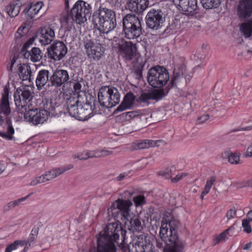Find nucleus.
<instances>
[{
	"instance_id": "f257e3e1",
	"label": "nucleus",
	"mask_w": 252,
	"mask_h": 252,
	"mask_svg": "<svg viewBox=\"0 0 252 252\" xmlns=\"http://www.w3.org/2000/svg\"><path fill=\"white\" fill-rule=\"evenodd\" d=\"M92 23L94 32L105 35L114 30L117 26L115 12L103 5L95 10L92 16Z\"/></svg>"
},
{
	"instance_id": "f03ea898",
	"label": "nucleus",
	"mask_w": 252,
	"mask_h": 252,
	"mask_svg": "<svg viewBox=\"0 0 252 252\" xmlns=\"http://www.w3.org/2000/svg\"><path fill=\"white\" fill-rule=\"evenodd\" d=\"M132 205V203L129 200H117L114 203L111 207L108 209L109 213H111L113 216L118 214L120 217L126 224L129 221L130 226L128 229L132 231L140 232L143 229V226L137 217L133 216L130 218L129 208Z\"/></svg>"
},
{
	"instance_id": "7ed1b4c3",
	"label": "nucleus",
	"mask_w": 252,
	"mask_h": 252,
	"mask_svg": "<svg viewBox=\"0 0 252 252\" xmlns=\"http://www.w3.org/2000/svg\"><path fill=\"white\" fill-rule=\"evenodd\" d=\"M9 90L4 88L2 97L0 100V126L4 128L6 126V131L0 130V136L7 140H12L14 129L11 122V110L8 100Z\"/></svg>"
},
{
	"instance_id": "20e7f679",
	"label": "nucleus",
	"mask_w": 252,
	"mask_h": 252,
	"mask_svg": "<svg viewBox=\"0 0 252 252\" xmlns=\"http://www.w3.org/2000/svg\"><path fill=\"white\" fill-rule=\"evenodd\" d=\"M123 32L129 39H136L142 33L141 20L135 14H127L122 20Z\"/></svg>"
},
{
	"instance_id": "39448f33",
	"label": "nucleus",
	"mask_w": 252,
	"mask_h": 252,
	"mask_svg": "<svg viewBox=\"0 0 252 252\" xmlns=\"http://www.w3.org/2000/svg\"><path fill=\"white\" fill-rule=\"evenodd\" d=\"M33 94V89L29 86H22L17 89L14 96L19 113L22 115L24 110H28L32 106Z\"/></svg>"
},
{
	"instance_id": "423d86ee",
	"label": "nucleus",
	"mask_w": 252,
	"mask_h": 252,
	"mask_svg": "<svg viewBox=\"0 0 252 252\" xmlns=\"http://www.w3.org/2000/svg\"><path fill=\"white\" fill-rule=\"evenodd\" d=\"M106 39L105 35L99 34L95 38L96 42H94L92 39L86 36L84 40V46L89 58L95 61L100 59L105 51L103 43Z\"/></svg>"
},
{
	"instance_id": "0eeeda50",
	"label": "nucleus",
	"mask_w": 252,
	"mask_h": 252,
	"mask_svg": "<svg viewBox=\"0 0 252 252\" xmlns=\"http://www.w3.org/2000/svg\"><path fill=\"white\" fill-rule=\"evenodd\" d=\"M169 79L168 72L163 66L156 65L148 71L147 81L154 88H161L167 83Z\"/></svg>"
},
{
	"instance_id": "6e6552de",
	"label": "nucleus",
	"mask_w": 252,
	"mask_h": 252,
	"mask_svg": "<svg viewBox=\"0 0 252 252\" xmlns=\"http://www.w3.org/2000/svg\"><path fill=\"white\" fill-rule=\"evenodd\" d=\"M92 11L91 5L83 0H78L71 8L70 13L74 22L77 24L84 23L90 17Z\"/></svg>"
},
{
	"instance_id": "1a4fd4ad",
	"label": "nucleus",
	"mask_w": 252,
	"mask_h": 252,
	"mask_svg": "<svg viewBox=\"0 0 252 252\" xmlns=\"http://www.w3.org/2000/svg\"><path fill=\"white\" fill-rule=\"evenodd\" d=\"M145 19L147 27L156 31L161 30L163 27L165 16L160 9L152 8L147 14Z\"/></svg>"
},
{
	"instance_id": "9d476101",
	"label": "nucleus",
	"mask_w": 252,
	"mask_h": 252,
	"mask_svg": "<svg viewBox=\"0 0 252 252\" xmlns=\"http://www.w3.org/2000/svg\"><path fill=\"white\" fill-rule=\"evenodd\" d=\"M167 223L161 224L160 229L159 235L162 241L167 243L168 241L169 245H172V247L166 250V252H184V249L186 246V243L178 238L175 241H170V233Z\"/></svg>"
},
{
	"instance_id": "9b49d317",
	"label": "nucleus",
	"mask_w": 252,
	"mask_h": 252,
	"mask_svg": "<svg viewBox=\"0 0 252 252\" xmlns=\"http://www.w3.org/2000/svg\"><path fill=\"white\" fill-rule=\"evenodd\" d=\"M70 79L68 72L66 70L57 68L53 70L50 84H48V86L58 89L69 83L70 82Z\"/></svg>"
},
{
	"instance_id": "f8f14e48",
	"label": "nucleus",
	"mask_w": 252,
	"mask_h": 252,
	"mask_svg": "<svg viewBox=\"0 0 252 252\" xmlns=\"http://www.w3.org/2000/svg\"><path fill=\"white\" fill-rule=\"evenodd\" d=\"M24 119L34 125L43 124L48 117L49 112L45 109H29L24 110Z\"/></svg>"
},
{
	"instance_id": "ddd939ff",
	"label": "nucleus",
	"mask_w": 252,
	"mask_h": 252,
	"mask_svg": "<svg viewBox=\"0 0 252 252\" xmlns=\"http://www.w3.org/2000/svg\"><path fill=\"white\" fill-rule=\"evenodd\" d=\"M82 93L83 95L78 94L77 97L70 96L64 105L65 109L68 114L76 119H78L80 103H84V98H86V95L83 92Z\"/></svg>"
},
{
	"instance_id": "4468645a",
	"label": "nucleus",
	"mask_w": 252,
	"mask_h": 252,
	"mask_svg": "<svg viewBox=\"0 0 252 252\" xmlns=\"http://www.w3.org/2000/svg\"><path fill=\"white\" fill-rule=\"evenodd\" d=\"M67 48L61 41H56L47 49L48 57L56 61L61 60L66 54Z\"/></svg>"
},
{
	"instance_id": "2eb2a0df",
	"label": "nucleus",
	"mask_w": 252,
	"mask_h": 252,
	"mask_svg": "<svg viewBox=\"0 0 252 252\" xmlns=\"http://www.w3.org/2000/svg\"><path fill=\"white\" fill-rule=\"evenodd\" d=\"M55 36L54 27L52 25H49L40 28L39 33L35 37L42 45L45 46L50 44Z\"/></svg>"
},
{
	"instance_id": "dca6fc26",
	"label": "nucleus",
	"mask_w": 252,
	"mask_h": 252,
	"mask_svg": "<svg viewBox=\"0 0 252 252\" xmlns=\"http://www.w3.org/2000/svg\"><path fill=\"white\" fill-rule=\"evenodd\" d=\"M84 103H80L79 105V113L78 116L79 120L84 121L91 118L96 113V107L94 103L95 100L93 99L94 106H93L91 102L87 99V97L84 98Z\"/></svg>"
},
{
	"instance_id": "f3484780",
	"label": "nucleus",
	"mask_w": 252,
	"mask_h": 252,
	"mask_svg": "<svg viewBox=\"0 0 252 252\" xmlns=\"http://www.w3.org/2000/svg\"><path fill=\"white\" fill-rule=\"evenodd\" d=\"M168 92L165 93L163 89H155L148 93H142L138 97L137 101L148 105L149 100H159L164 97Z\"/></svg>"
},
{
	"instance_id": "a211bd4d",
	"label": "nucleus",
	"mask_w": 252,
	"mask_h": 252,
	"mask_svg": "<svg viewBox=\"0 0 252 252\" xmlns=\"http://www.w3.org/2000/svg\"><path fill=\"white\" fill-rule=\"evenodd\" d=\"M172 2L179 10L188 12L191 16L197 7V0H172Z\"/></svg>"
},
{
	"instance_id": "6ab92c4d",
	"label": "nucleus",
	"mask_w": 252,
	"mask_h": 252,
	"mask_svg": "<svg viewBox=\"0 0 252 252\" xmlns=\"http://www.w3.org/2000/svg\"><path fill=\"white\" fill-rule=\"evenodd\" d=\"M118 48L120 53L128 61L133 59L137 50L136 44L131 41H122L121 44H119Z\"/></svg>"
},
{
	"instance_id": "aec40b11",
	"label": "nucleus",
	"mask_w": 252,
	"mask_h": 252,
	"mask_svg": "<svg viewBox=\"0 0 252 252\" xmlns=\"http://www.w3.org/2000/svg\"><path fill=\"white\" fill-rule=\"evenodd\" d=\"M164 142L161 140H138L131 143L127 149L131 151L139 150L144 149H147L149 147H155L160 146V143Z\"/></svg>"
},
{
	"instance_id": "412c9836",
	"label": "nucleus",
	"mask_w": 252,
	"mask_h": 252,
	"mask_svg": "<svg viewBox=\"0 0 252 252\" xmlns=\"http://www.w3.org/2000/svg\"><path fill=\"white\" fill-rule=\"evenodd\" d=\"M148 0H126L125 8L138 14L142 13L148 7Z\"/></svg>"
},
{
	"instance_id": "4be33fe9",
	"label": "nucleus",
	"mask_w": 252,
	"mask_h": 252,
	"mask_svg": "<svg viewBox=\"0 0 252 252\" xmlns=\"http://www.w3.org/2000/svg\"><path fill=\"white\" fill-rule=\"evenodd\" d=\"M52 73L49 70L42 69L38 71L35 79V84L38 90H41L48 83L50 84Z\"/></svg>"
},
{
	"instance_id": "5701e85b",
	"label": "nucleus",
	"mask_w": 252,
	"mask_h": 252,
	"mask_svg": "<svg viewBox=\"0 0 252 252\" xmlns=\"http://www.w3.org/2000/svg\"><path fill=\"white\" fill-rule=\"evenodd\" d=\"M237 9L240 18L250 17L252 12V0H239Z\"/></svg>"
},
{
	"instance_id": "b1692460",
	"label": "nucleus",
	"mask_w": 252,
	"mask_h": 252,
	"mask_svg": "<svg viewBox=\"0 0 252 252\" xmlns=\"http://www.w3.org/2000/svg\"><path fill=\"white\" fill-rule=\"evenodd\" d=\"M110 92L108 90V86H102L98 93V101L100 105L104 108H111V103L110 100Z\"/></svg>"
},
{
	"instance_id": "393cba45",
	"label": "nucleus",
	"mask_w": 252,
	"mask_h": 252,
	"mask_svg": "<svg viewBox=\"0 0 252 252\" xmlns=\"http://www.w3.org/2000/svg\"><path fill=\"white\" fill-rule=\"evenodd\" d=\"M26 0H16L8 4L5 7V11L11 17H15L19 13L20 9L23 6Z\"/></svg>"
},
{
	"instance_id": "a878e982",
	"label": "nucleus",
	"mask_w": 252,
	"mask_h": 252,
	"mask_svg": "<svg viewBox=\"0 0 252 252\" xmlns=\"http://www.w3.org/2000/svg\"><path fill=\"white\" fill-rule=\"evenodd\" d=\"M135 96L131 92L127 93L120 105L115 109L114 114H116L130 108L134 103Z\"/></svg>"
},
{
	"instance_id": "bb28decb",
	"label": "nucleus",
	"mask_w": 252,
	"mask_h": 252,
	"mask_svg": "<svg viewBox=\"0 0 252 252\" xmlns=\"http://www.w3.org/2000/svg\"><path fill=\"white\" fill-rule=\"evenodd\" d=\"M17 73L23 80H29L32 82L34 79L32 75L31 67L25 63H20L17 65Z\"/></svg>"
},
{
	"instance_id": "cd10ccee",
	"label": "nucleus",
	"mask_w": 252,
	"mask_h": 252,
	"mask_svg": "<svg viewBox=\"0 0 252 252\" xmlns=\"http://www.w3.org/2000/svg\"><path fill=\"white\" fill-rule=\"evenodd\" d=\"M43 6V3L42 1L32 3L28 7H25L23 12L28 19H32L38 13Z\"/></svg>"
},
{
	"instance_id": "c85d7f7f",
	"label": "nucleus",
	"mask_w": 252,
	"mask_h": 252,
	"mask_svg": "<svg viewBox=\"0 0 252 252\" xmlns=\"http://www.w3.org/2000/svg\"><path fill=\"white\" fill-rule=\"evenodd\" d=\"M72 164L51 170L44 174L47 181H50L73 168Z\"/></svg>"
},
{
	"instance_id": "c756f323",
	"label": "nucleus",
	"mask_w": 252,
	"mask_h": 252,
	"mask_svg": "<svg viewBox=\"0 0 252 252\" xmlns=\"http://www.w3.org/2000/svg\"><path fill=\"white\" fill-rule=\"evenodd\" d=\"M23 56L24 58L32 62H37L41 59L42 53L39 48L32 47L30 51H26Z\"/></svg>"
},
{
	"instance_id": "7c9ffc66",
	"label": "nucleus",
	"mask_w": 252,
	"mask_h": 252,
	"mask_svg": "<svg viewBox=\"0 0 252 252\" xmlns=\"http://www.w3.org/2000/svg\"><path fill=\"white\" fill-rule=\"evenodd\" d=\"M167 223L170 233V241H175L178 238L177 234V229L180 223L179 221L174 218H172L171 220Z\"/></svg>"
},
{
	"instance_id": "2f4dec72",
	"label": "nucleus",
	"mask_w": 252,
	"mask_h": 252,
	"mask_svg": "<svg viewBox=\"0 0 252 252\" xmlns=\"http://www.w3.org/2000/svg\"><path fill=\"white\" fill-rule=\"evenodd\" d=\"M109 92H110V100L111 103V108L118 104L120 101V94L118 90L114 87L108 86Z\"/></svg>"
},
{
	"instance_id": "473e14b6",
	"label": "nucleus",
	"mask_w": 252,
	"mask_h": 252,
	"mask_svg": "<svg viewBox=\"0 0 252 252\" xmlns=\"http://www.w3.org/2000/svg\"><path fill=\"white\" fill-rule=\"evenodd\" d=\"M183 67L175 68L173 72V76L170 81L172 87H176L178 83L183 79Z\"/></svg>"
},
{
	"instance_id": "72a5a7b5",
	"label": "nucleus",
	"mask_w": 252,
	"mask_h": 252,
	"mask_svg": "<svg viewBox=\"0 0 252 252\" xmlns=\"http://www.w3.org/2000/svg\"><path fill=\"white\" fill-rule=\"evenodd\" d=\"M240 31L245 38L251 37L252 35V19L242 23L240 26Z\"/></svg>"
},
{
	"instance_id": "f704fd0d",
	"label": "nucleus",
	"mask_w": 252,
	"mask_h": 252,
	"mask_svg": "<svg viewBox=\"0 0 252 252\" xmlns=\"http://www.w3.org/2000/svg\"><path fill=\"white\" fill-rule=\"evenodd\" d=\"M74 20L70 13L67 14L62 17L61 20L62 26L65 29V31H70L73 25Z\"/></svg>"
},
{
	"instance_id": "c9c22d12",
	"label": "nucleus",
	"mask_w": 252,
	"mask_h": 252,
	"mask_svg": "<svg viewBox=\"0 0 252 252\" xmlns=\"http://www.w3.org/2000/svg\"><path fill=\"white\" fill-rule=\"evenodd\" d=\"M99 156H97L94 151H87L82 153H78L77 155H73L74 158H77L80 160H86L89 158H98Z\"/></svg>"
},
{
	"instance_id": "e433bc0d",
	"label": "nucleus",
	"mask_w": 252,
	"mask_h": 252,
	"mask_svg": "<svg viewBox=\"0 0 252 252\" xmlns=\"http://www.w3.org/2000/svg\"><path fill=\"white\" fill-rule=\"evenodd\" d=\"M203 7L207 9L218 7L221 3V0H200Z\"/></svg>"
},
{
	"instance_id": "4c0bfd02",
	"label": "nucleus",
	"mask_w": 252,
	"mask_h": 252,
	"mask_svg": "<svg viewBox=\"0 0 252 252\" xmlns=\"http://www.w3.org/2000/svg\"><path fill=\"white\" fill-rule=\"evenodd\" d=\"M216 181V178L215 176L211 177L206 182V184L202 191L201 195V199H203L204 195L209 193L212 186L214 184Z\"/></svg>"
},
{
	"instance_id": "58836bf2",
	"label": "nucleus",
	"mask_w": 252,
	"mask_h": 252,
	"mask_svg": "<svg viewBox=\"0 0 252 252\" xmlns=\"http://www.w3.org/2000/svg\"><path fill=\"white\" fill-rule=\"evenodd\" d=\"M144 66V63H140L134 68V74L136 79L140 80L142 78V71Z\"/></svg>"
},
{
	"instance_id": "ea45409f",
	"label": "nucleus",
	"mask_w": 252,
	"mask_h": 252,
	"mask_svg": "<svg viewBox=\"0 0 252 252\" xmlns=\"http://www.w3.org/2000/svg\"><path fill=\"white\" fill-rule=\"evenodd\" d=\"M230 229H227L225 230L224 232L221 233L219 235L217 236L214 239L213 241L214 245H216L217 243L222 242L224 241L225 239H227V235L228 234V232Z\"/></svg>"
},
{
	"instance_id": "a19ab883",
	"label": "nucleus",
	"mask_w": 252,
	"mask_h": 252,
	"mask_svg": "<svg viewBox=\"0 0 252 252\" xmlns=\"http://www.w3.org/2000/svg\"><path fill=\"white\" fill-rule=\"evenodd\" d=\"M35 40H37L35 36L32 37L30 38L28 41L24 44L22 49L21 50V53L22 55L26 52V51H29V48L32 45L33 41Z\"/></svg>"
},
{
	"instance_id": "79ce46f5",
	"label": "nucleus",
	"mask_w": 252,
	"mask_h": 252,
	"mask_svg": "<svg viewBox=\"0 0 252 252\" xmlns=\"http://www.w3.org/2000/svg\"><path fill=\"white\" fill-rule=\"evenodd\" d=\"M45 182H47L45 176L44 174L40 176H39L34 179L32 180L30 183V185L32 186H36L39 184L43 183Z\"/></svg>"
},
{
	"instance_id": "37998d69",
	"label": "nucleus",
	"mask_w": 252,
	"mask_h": 252,
	"mask_svg": "<svg viewBox=\"0 0 252 252\" xmlns=\"http://www.w3.org/2000/svg\"><path fill=\"white\" fill-rule=\"evenodd\" d=\"M161 242L160 241H157V247L159 249H161L163 252H166V250L171 248L172 245H169L168 241H167V243H165V241Z\"/></svg>"
},
{
	"instance_id": "c03bdc74",
	"label": "nucleus",
	"mask_w": 252,
	"mask_h": 252,
	"mask_svg": "<svg viewBox=\"0 0 252 252\" xmlns=\"http://www.w3.org/2000/svg\"><path fill=\"white\" fill-rule=\"evenodd\" d=\"M28 29L25 26H21L19 28L18 31L15 34V38H20L23 36H25L26 35Z\"/></svg>"
},
{
	"instance_id": "a18cd8bd",
	"label": "nucleus",
	"mask_w": 252,
	"mask_h": 252,
	"mask_svg": "<svg viewBox=\"0 0 252 252\" xmlns=\"http://www.w3.org/2000/svg\"><path fill=\"white\" fill-rule=\"evenodd\" d=\"M37 231L36 229L33 228L32 229L31 231V233L30 234L29 238L27 241L28 242V244H30V247L33 243L34 240L36 239L37 237Z\"/></svg>"
},
{
	"instance_id": "49530a36",
	"label": "nucleus",
	"mask_w": 252,
	"mask_h": 252,
	"mask_svg": "<svg viewBox=\"0 0 252 252\" xmlns=\"http://www.w3.org/2000/svg\"><path fill=\"white\" fill-rule=\"evenodd\" d=\"M239 155L236 153H232L228 156V161L231 164H237L239 161Z\"/></svg>"
},
{
	"instance_id": "de8ad7c7",
	"label": "nucleus",
	"mask_w": 252,
	"mask_h": 252,
	"mask_svg": "<svg viewBox=\"0 0 252 252\" xmlns=\"http://www.w3.org/2000/svg\"><path fill=\"white\" fill-rule=\"evenodd\" d=\"M250 220L247 219L244 220L242 221V226L244 228V231L248 233H249L252 231L251 226L250 224Z\"/></svg>"
},
{
	"instance_id": "09e8293b",
	"label": "nucleus",
	"mask_w": 252,
	"mask_h": 252,
	"mask_svg": "<svg viewBox=\"0 0 252 252\" xmlns=\"http://www.w3.org/2000/svg\"><path fill=\"white\" fill-rule=\"evenodd\" d=\"M133 201L136 206L145 203V197L144 195H139L133 198Z\"/></svg>"
},
{
	"instance_id": "8fccbe9b",
	"label": "nucleus",
	"mask_w": 252,
	"mask_h": 252,
	"mask_svg": "<svg viewBox=\"0 0 252 252\" xmlns=\"http://www.w3.org/2000/svg\"><path fill=\"white\" fill-rule=\"evenodd\" d=\"M17 247L25 246L24 251H27V250L30 247V244H28V242H27L26 240H16L14 241Z\"/></svg>"
},
{
	"instance_id": "3c124183",
	"label": "nucleus",
	"mask_w": 252,
	"mask_h": 252,
	"mask_svg": "<svg viewBox=\"0 0 252 252\" xmlns=\"http://www.w3.org/2000/svg\"><path fill=\"white\" fill-rule=\"evenodd\" d=\"M94 153L96 154L97 156H99L98 158L101 157H105L108 155H111L113 153L112 151L107 150H102L100 151V154L96 151H94Z\"/></svg>"
},
{
	"instance_id": "603ef678",
	"label": "nucleus",
	"mask_w": 252,
	"mask_h": 252,
	"mask_svg": "<svg viewBox=\"0 0 252 252\" xmlns=\"http://www.w3.org/2000/svg\"><path fill=\"white\" fill-rule=\"evenodd\" d=\"M159 174L161 176L164 177L165 179H169L172 177L171 170L169 168L166 169L165 170L160 171Z\"/></svg>"
},
{
	"instance_id": "864d4df0",
	"label": "nucleus",
	"mask_w": 252,
	"mask_h": 252,
	"mask_svg": "<svg viewBox=\"0 0 252 252\" xmlns=\"http://www.w3.org/2000/svg\"><path fill=\"white\" fill-rule=\"evenodd\" d=\"M14 208L15 207L12 202L10 201L3 206L2 208V212L3 213H6Z\"/></svg>"
},
{
	"instance_id": "5fc2aeb1",
	"label": "nucleus",
	"mask_w": 252,
	"mask_h": 252,
	"mask_svg": "<svg viewBox=\"0 0 252 252\" xmlns=\"http://www.w3.org/2000/svg\"><path fill=\"white\" fill-rule=\"evenodd\" d=\"M171 29L172 30H175L176 29L179 28L180 27V19L176 18H175L172 22V23L170 25Z\"/></svg>"
},
{
	"instance_id": "6e6d98bb",
	"label": "nucleus",
	"mask_w": 252,
	"mask_h": 252,
	"mask_svg": "<svg viewBox=\"0 0 252 252\" xmlns=\"http://www.w3.org/2000/svg\"><path fill=\"white\" fill-rule=\"evenodd\" d=\"M18 248L17 246L14 242L13 243L8 245L5 249V252H11Z\"/></svg>"
},
{
	"instance_id": "4d7b16f0",
	"label": "nucleus",
	"mask_w": 252,
	"mask_h": 252,
	"mask_svg": "<svg viewBox=\"0 0 252 252\" xmlns=\"http://www.w3.org/2000/svg\"><path fill=\"white\" fill-rule=\"evenodd\" d=\"M26 201V198H20L16 200L12 201V203L14 205V207L19 206L20 204L22 203L23 202Z\"/></svg>"
},
{
	"instance_id": "13d9d810",
	"label": "nucleus",
	"mask_w": 252,
	"mask_h": 252,
	"mask_svg": "<svg viewBox=\"0 0 252 252\" xmlns=\"http://www.w3.org/2000/svg\"><path fill=\"white\" fill-rule=\"evenodd\" d=\"M209 118V116L208 114H205L200 117L197 120L198 124H202L208 120Z\"/></svg>"
},
{
	"instance_id": "bf43d9fd",
	"label": "nucleus",
	"mask_w": 252,
	"mask_h": 252,
	"mask_svg": "<svg viewBox=\"0 0 252 252\" xmlns=\"http://www.w3.org/2000/svg\"><path fill=\"white\" fill-rule=\"evenodd\" d=\"M236 215V211L233 209H230L227 211L226 216L228 220L232 219Z\"/></svg>"
},
{
	"instance_id": "052dcab7",
	"label": "nucleus",
	"mask_w": 252,
	"mask_h": 252,
	"mask_svg": "<svg viewBox=\"0 0 252 252\" xmlns=\"http://www.w3.org/2000/svg\"><path fill=\"white\" fill-rule=\"evenodd\" d=\"M182 196H181L180 195H178L177 196L175 197V202H173V204L176 207H180L182 205V203L180 202V201L182 199Z\"/></svg>"
},
{
	"instance_id": "680f3d73",
	"label": "nucleus",
	"mask_w": 252,
	"mask_h": 252,
	"mask_svg": "<svg viewBox=\"0 0 252 252\" xmlns=\"http://www.w3.org/2000/svg\"><path fill=\"white\" fill-rule=\"evenodd\" d=\"M120 118L122 120L124 121H130V117L129 115V112L123 113L120 115Z\"/></svg>"
},
{
	"instance_id": "e2e57ef3",
	"label": "nucleus",
	"mask_w": 252,
	"mask_h": 252,
	"mask_svg": "<svg viewBox=\"0 0 252 252\" xmlns=\"http://www.w3.org/2000/svg\"><path fill=\"white\" fill-rule=\"evenodd\" d=\"M245 187H252V179L247 182H243L242 183V185L238 187L242 188Z\"/></svg>"
},
{
	"instance_id": "0e129e2a",
	"label": "nucleus",
	"mask_w": 252,
	"mask_h": 252,
	"mask_svg": "<svg viewBox=\"0 0 252 252\" xmlns=\"http://www.w3.org/2000/svg\"><path fill=\"white\" fill-rule=\"evenodd\" d=\"M148 158H144L139 161L138 163L140 165L141 167H144L148 163Z\"/></svg>"
},
{
	"instance_id": "69168bd1",
	"label": "nucleus",
	"mask_w": 252,
	"mask_h": 252,
	"mask_svg": "<svg viewBox=\"0 0 252 252\" xmlns=\"http://www.w3.org/2000/svg\"><path fill=\"white\" fill-rule=\"evenodd\" d=\"M183 177V174L181 173L177 175L175 177L172 179V182L173 183H176L182 179Z\"/></svg>"
},
{
	"instance_id": "338daca9",
	"label": "nucleus",
	"mask_w": 252,
	"mask_h": 252,
	"mask_svg": "<svg viewBox=\"0 0 252 252\" xmlns=\"http://www.w3.org/2000/svg\"><path fill=\"white\" fill-rule=\"evenodd\" d=\"M129 115L130 117V120L132 118L139 116V112L137 111H129Z\"/></svg>"
},
{
	"instance_id": "774afa93",
	"label": "nucleus",
	"mask_w": 252,
	"mask_h": 252,
	"mask_svg": "<svg viewBox=\"0 0 252 252\" xmlns=\"http://www.w3.org/2000/svg\"><path fill=\"white\" fill-rule=\"evenodd\" d=\"M245 156L246 157H252V145L247 148Z\"/></svg>"
}]
</instances>
